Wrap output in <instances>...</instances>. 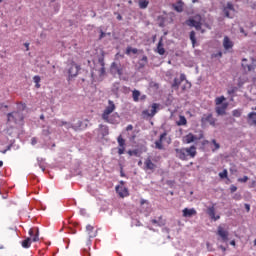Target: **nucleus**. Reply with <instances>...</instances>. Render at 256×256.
<instances>
[{"mask_svg":"<svg viewBox=\"0 0 256 256\" xmlns=\"http://www.w3.org/2000/svg\"><path fill=\"white\" fill-rule=\"evenodd\" d=\"M182 213L183 217H194V215H197V210L195 208H184Z\"/></svg>","mask_w":256,"mask_h":256,"instance_id":"nucleus-19","label":"nucleus"},{"mask_svg":"<svg viewBox=\"0 0 256 256\" xmlns=\"http://www.w3.org/2000/svg\"><path fill=\"white\" fill-rule=\"evenodd\" d=\"M99 127H100V131H101V134L103 135V137H107V135H109V126L100 124Z\"/></svg>","mask_w":256,"mask_h":256,"instance_id":"nucleus-28","label":"nucleus"},{"mask_svg":"<svg viewBox=\"0 0 256 256\" xmlns=\"http://www.w3.org/2000/svg\"><path fill=\"white\" fill-rule=\"evenodd\" d=\"M31 144H32V145H37V139H36V138H32Z\"/></svg>","mask_w":256,"mask_h":256,"instance_id":"nucleus-54","label":"nucleus"},{"mask_svg":"<svg viewBox=\"0 0 256 256\" xmlns=\"http://www.w3.org/2000/svg\"><path fill=\"white\" fill-rule=\"evenodd\" d=\"M24 47H26V51H29V43H25Z\"/></svg>","mask_w":256,"mask_h":256,"instance_id":"nucleus-56","label":"nucleus"},{"mask_svg":"<svg viewBox=\"0 0 256 256\" xmlns=\"http://www.w3.org/2000/svg\"><path fill=\"white\" fill-rule=\"evenodd\" d=\"M80 214L87 215V210L85 208L80 209Z\"/></svg>","mask_w":256,"mask_h":256,"instance_id":"nucleus-48","label":"nucleus"},{"mask_svg":"<svg viewBox=\"0 0 256 256\" xmlns=\"http://www.w3.org/2000/svg\"><path fill=\"white\" fill-rule=\"evenodd\" d=\"M228 93H229V95H231V93H233V90H229Z\"/></svg>","mask_w":256,"mask_h":256,"instance_id":"nucleus-64","label":"nucleus"},{"mask_svg":"<svg viewBox=\"0 0 256 256\" xmlns=\"http://www.w3.org/2000/svg\"><path fill=\"white\" fill-rule=\"evenodd\" d=\"M142 61L147 62V56H143V57H142Z\"/></svg>","mask_w":256,"mask_h":256,"instance_id":"nucleus-59","label":"nucleus"},{"mask_svg":"<svg viewBox=\"0 0 256 256\" xmlns=\"http://www.w3.org/2000/svg\"><path fill=\"white\" fill-rule=\"evenodd\" d=\"M190 41L192 42L193 47H195V44L197 43V39L195 38V31L190 32Z\"/></svg>","mask_w":256,"mask_h":256,"instance_id":"nucleus-34","label":"nucleus"},{"mask_svg":"<svg viewBox=\"0 0 256 256\" xmlns=\"http://www.w3.org/2000/svg\"><path fill=\"white\" fill-rule=\"evenodd\" d=\"M152 225H156V227H165L167 221L163 219V216L158 217V219H151Z\"/></svg>","mask_w":256,"mask_h":256,"instance_id":"nucleus-18","label":"nucleus"},{"mask_svg":"<svg viewBox=\"0 0 256 256\" xmlns=\"http://www.w3.org/2000/svg\"><path fill=\"white\" fill-rule=\"evenodd\" d=\"M0 167H3V161L0 160Z\"/></svg>","mask_w":256,"mask_h":256,"instance_id":"nucleus-63","label":"nucleus"},{"mask_svg":"<svg viewBox=\"0 0 256 256\" xmlns=\"http://www.w3.org/2000/svg\"><path fill=\"white\" fill-rule=\"evenodd\" d=\"M207 213L213 221H219L221 219V216L215 215V206L208 207Z\"/></svg>","mask_w":256,"mask_h":256,"instance_id":"nucleus-17","label":"nucleus"},{"mask_svg":"<svg viewBox=\"0 0 256 256\" xmlns=\"http://www.w3.org/2000/svg\"><path fill=\"white\" fill-rule=\"evenodd\" d=\"M86 245H87L88 249H91V238H89L87 240Z\"/></svg>","mask_w":256,"mask_h":256,"instance_id":"nucleus-49","label":"nucleus"},{"mask_svg":"<svg viewBox=\"0 0 256 256\" xmlns=\"http://www.w3.org/2000/svg\"><path fill=\"white\" fill-rule=\"evenodd\" d=\"M189 27H195L196 31H200L201 29V21L190 18L186 21Z\"/></svg>","mask_w":256,"mask_h":256,"instance_id":"nucleus-14","label":"nucleus"},{"mask_svg":"<svg viewBox=\"0 0 256 256\" xmlns=\"http://www.w3.org/2000/svg\"><path fill=\"white\" fill-rule=\"evenodd\" d=\"M182 141L185 145H189L190 143L197 141V136H195L193 133H189L183 137Z\"/></svg>","mask_w":256,"mask_h":256,"instance_id":"nucleus-16","label":"nucleus"},{"mask_svg":"<svg viewBox=\"0 0 256 256\" xmlns=\"http://www.w3.org/2000/svg\"><path fill=\"white\" fill-rule=\"evenodd\" d=\"M8 151H11V146H7V148L5 150H1V153H3V155H5V153H7Z\"/></svg>","mask_w":256,"mask_h":256,"instance_id":"nucleus-45","label":"nucleus"},{"mask_svg":"<svg viewBox=\"0 0 256 256\" xmlns=\"http://www.w3.org/2000/svg\"><path fill=\"white\" fill-rule=\"evenodd\" d=\"M223 47L226 50L233 49V41H231V39H229V36L224 37Z\"/></svg>","mask_w":256,"mask_h":256,"instance_id":"nucleus-23","label":"nucleus"},{"mask_svg":"<svg viewBox=\"0 0 256 256\" xmlns=\"http://www.w3.org/2000/svg\"><path fill=\"white\" fill-rule=\"evenodd\" d=\"M167 137V132H164L160 135L159 140L155 141L156 149L163 150V139Z\"/></svg>","mask_w":256,"mask_h":256,"instance_id":"nucleus-20","label":"nucleus"},{"mask_svg":"<svg viewBox=\"0 0 256 256\" xmlns=\"http://www.w3.org/2000/svg\"><path fill=\"white\" fill-rule=\"evenodd\" d=\"M7 117L9 123H15L16 125L23 123L24 119L23 112L21 111L8 113Z\"/></svg>","mask_w":256,"mask_h":256,"instance_id":"nucleus-5","label":"nucleus"},{"mask_svg":"<svg viewBox=\"0 0 256 256\" xmlns=\"http://www.w3.org/2000/svg\"><path fill=\"white\" fill-rule=\"evenodd\" d=\"M212 143L215 147L214 149H212V151H217V149H220L221 146L219 145V143H217V140L213 139Z\"/></svg>","mask_w":256,"mask_h":256,"instance_id":"nucleus-41","label":"nucleus"},{"mask_svg":"<svg viewBox=\"0 0 256 256\" xmlns=\"http://www.w3.org/2000/svg\"><path fill=\"white\" fill-rule=\"evenodd\" d=\"M183 1H178L175 4H173V8L177 11V13H183V7H184Z\"/></svg>","mask_w":256,"mask_h":256,"instance_id":"nucleus-27","label":"nucleus"},{"mask_svg":"<svg viewBox=\"0 0 256 256\" xmlns=\"http://www.w3.org/2000/svg\"><path fill=\"white\" fill-rule=\"evenodd\" d=\"M229 11H235V7L233 6V3L228 2L226 7L223 9L224 15L228 18L231 17V14L229 13Z\"/></svg>","mask_w":256,"mask_h":256,"instance_id":"nucleus-21","label":"nucleus"},{"mask_svg":"<svg viewBox=\"0 0 256 256\" xmlns=\"http://www.w3.org/2000/svg\"><path fill=\"white\" fill-rule=\"evenodd\" d=\"M242 67L244 71H253L255 70V66L253 64H247V59L242 60Z\"/></svg>","mask_w":256,"mask_h":256,"instance_id":"nucleus-25","label":"nucleus"},{"mask_svg":"<svg viewBox=\"0 0 256 256\" xmlns=\"http://www.w3.org/2000/svg\"><path fill=\"white\" fill-rule=\"evenodd\" d=\"M115 109H117L115 102L108 100V105L104 108L101 115L105 123H110V125H117L119 123V113L115 112Z\"/></svg>","mask_w":256,"mask_h":256,"instance_id":"nucleus-1","label":"nucleus"},{"mask_svg":"<svg viewBox=\"0 0 256 256\" xmlns=\"http://www.w3.org/2000/svg\"><path fill=\"white\" fill-rule=\"evenodd\" d=\"M119 87H120V83L119 82H115L112 86V91L113 93H118L119 92Z\"/></svg>","mask_w":256,"mask_h":256,"instance_id":"nucleus-35","label":"nucleus"},{"mask_svg":"<svg viewBox=\"0 0 256 256\" xmlns=\"http://www.w3.org/2000/svg\"><path fill=\"white\" fill-rule=\"evenodd\" d=\"M139 50H137V48H131V46H128L126 49V55H131V53H133V55H137Z\"/></svg>","mask_w":256,"mask_h":256,"instance_id":"nucleus-32","label":"nucleus"},{"mask_svg":"<svg viewBox=\"0 0 256 256\" xmlns=\"http://www.w3.org/2000/svg\"><path fill=\"white\" fill-rule=\"evenodd\" d=\"M128 155H130V157H133V155L137 157V155H139V150H129Z\"/></svg>","mask_w":256,"mask_h":256,"instance_id":"nucleus-40","label":"nucleus"},{"mask_svg":"<svg viewBox=\"0 0 256 256\" xmlns=\"http://www.w3.org/2000/svg\"><path fill=\"white\" fill-rule=\"evenodd\" d=\"M35 87H36V89H39V88L41 87V84L36 83V84H35Z\"/></svg>","mask_w":256,"mask_h":256,"instance_id":"nucleus-58","label":"nucleus"},{"mask_svg":"<svg viewBox=\"0 0 256 256\" xmlns=\"http://www.w3.org/2000/svg\"><path fill=\"white\" fill-rule=\"evenodd\" d=\"M176 157L180 159V161H188L187 158V149L185 148H176L175 149Z\"/></svg>","mask_w":256,"mask_h":256,"instance_id":"nucleus-10","label":"nucleus"},{"mask_svg":"<svg viewBox=\"0 0 256 256\" xmlns=\"http://www.w3.org/2000/svg\"><path fill=\"white\" fill-rule=\"evenodd\" d=\"M177 125L181 127L182 125H187V118L185 116H180Z\"/></svg>","mask_w":256,"mask_h":256,"instance_id":"nucleus-33","label":"nucleus"},{"mask_svg":"<svg viewBox=\"0 0 256 256\" xmlns=\"http://www.w3.org/2000/svg\"><path fill=\"white\" fill-rule=\"evenodd\" d=\"M40 119H42V120L45 119V116H44V115H41V116H40Z\"/></svg>","mask_w":256,"mask_h":256,"instance_id":"nucleus-62","label":"nucleus"},{"mask_svg":"<svg viewBox=\"0 0 256 256\" xmlns=\"http://www.w3.org/2000/svg\"><path fill=\"white\" fill-rule=\"evenodd\" d=\"M186 149V155H187V159H195L196 155H197V147H195V145H192Z\"/></svg>","mask_w":256,"mask_h":256,"instance_id":"nucleus-13","label":"nucleus"},{"mask_svg":"<svg viewBox=\"0 0 256 256\" xmlns=\"http://www.w3.org/2000/svg\"><path fill=\"white\" fill-rule=\"evenodd\" d=\"M242 113H243V111H241L239 109H235L232 111L233 117H240Z\"/></svg>","mask_w":256,"mask_h":256,"instance_id":"nucleus-38","label":"nucleus"},{"mask_svg":"<svg viewBox=\"0 0 256 256\" xmlns=\"http://www.w3.org/2000/svg\"><path fill=\"white\" fill-rule=\"evenodd\" d=\"M118 155H123L125 153V139H123V136H118Z\"/></svg>","mask_w":256,"mask_h":256,"instance_id":"nucleus-12","label":"nucleus"},{"mask_svg":"<svg viewBox=\"0 0 256 256\" xmlns=\"http://www.w3.org/2000/svg\"><path fill=\"white\" fill-rule=\"evenodd\" d=\"M144 171H151V173H153L155 171V169H157V164L153 163V160L151 159V156H148L145 160H144Z\"/></svg>","mask_w":256,"mask_h":256,"instance_id":"nucleus-7","label":"nucleus"},{"mask_svg":"<svg viewBox=\"0 0 256 256\" xmlns=\"http://www.w3.org/2000/svg\"><path fill=\"white\" fill-rule=\"evenodd\" d=\"M110 69H111L112 73H115V72L117 71V69H119V65H117L116 62H113V63L111 64Z\"/></svg>","mask_w":256,"mask_h":256,"instance_id":"nucleus-39","label":"nucleus"},{"mask_svg":"<svg viewBox=\"0 0 256 256\" xmlns=\"http://www.w3.org/2000/svg\"><path fill=\"white\" fill-rule=\"evenodd\" d=\"M114 73H117V75H119V77H121L123 75V67H118L116 72Z\"/></svg>","mask_w":256,"mask_h":256,"instance_id":"nucleus-43","label":"nucleus"},{"mask_svg":"<svg viewBox=\"0 0 256 256\" xmlns=\"http://www.w3.org/2000/svg\"><path fill=\"white\" fill-rule=\"evenodd\" d=\"M38 164H39L40 169H42V171H45V165H43L41 162H39V159H38Z\"/></svg>","mask_w":256,"mask_h":256,"instance_id":"nucleus-47","label":"nucleus"},{"mask_svg":"<svg viewBox=\"0 0 256 256\" xmlns=\"http://www.w3.org/2000/svg\"><path fill=\"white\" fill-rule=\"evenodd\" d=\"M138 165H139V166L143 165V162L140 160V161L138 162Z\"/></svg>","mask_w":256,"mask_h":256,"instance_id":"nucleus-61","label":"nucleus"},{"mask_svg":"<svg viewBox=\"0 0 256 256\" xmlns=\"http://www.w3.org/2000/svg\"><path fill=\"white\" fill-rule=\"evenodd\" d=\"M151 107V112H149V110H144L142 114L146 117H155V115H157V109H159L160 105L157 103H153Z\"/></svg>","mask_w":256,"mask_h":256,"instance_id":"nucleus-11","label":"nucleus"},{"mask_svg":"<svg viewBox=\"0 0 256 256\" xmlns=\"http://www.w3.org/2000/svg\"><path fill=\"white\" fill-rule=\"evenodd\" d=\"M247 181H249L248 176H243L242 178H238L239 183H247Z\"/></svg>","mask_w":256,"mask_h":256,"instance_id":"nucleus-42","label":"nucleus"},{"mask_svg":"<svg viewBox=\"0 0 256 256\" xmlns=\"http://www.w3.org/2000/svg\"><path fill=\"white\" fill-rule=\"evenodd\" d=\"M33 81H34L35 84L36 83H41V77L36 75V76L33 77Z\"/></svg>","mask_w":256,"mask_h":256,"instance_id":"nucleus-44","label":"nucleus"},{"mask_svg":"<svg viewBox=\"0 0 256 256\" xmlns=\"http://www.w3.org/2000/svg\"><path fill=\"white\" fill-rule=\"evenodd\" d=\"M225 96H220L215 99V111L217 115H226L227 114V107H229L228 102L225 101Z\"/></svg>","mask_w":256,"mask_h":256,"instance_id":"nucleus-3","label":"nucleus"},{"mask_svg":"<svg viewBox=\"0 0 256 256\" xmlns=\"http://www.w3.org/2000/svg\"><path fill=\"white\" fill-rule=\"evenodd\" d=\"M99 63L101 68L98 70V74L100 77H103V75H105V61L103 59H99Z\"/></svg>","mask_w":256,"mask_h":256,"instance_id":"nucleus-29","label":"nucleus"},{"mask_svg":"<svg viewBox=\"0 0 256 256\" xmlns=\"http://www.w3.org/2000/svg\"><path fill=\"white\" fill-rule=\"evenodd\" d=\"M28 234L30 237L21 242L23 249H29L31 243H37L39 241V228H30Z\"/></svg>","mask_w":256,"mask_h":256,"instance_id":"nucleus-2","label":"nucleus"},{"mask_svg":"<svg viewBox=\"0 0 256 256\" xmlns=\"http://www.w3.org/2000/svg\"><path fill=\"white\" fill-rule=\"evenodd\" d=\"M86 231L89 235V239H94V237H97V230L91 225L86 226Z\"/></svg>","mask_w":256,"mask_h":256,"instance_id":"nucleus-22","label":"nucleus"},{"mask_svg":"<svg viewBox=\"0 0 256 256\" xmlns=\"http://www.w3.org/2000/svg\"><path fill=\"white\" fill-rule=\"evenodd\" d=\"M116 192L118 195H120V197H129V189L123 185L116 186Z\"/></svg>","mask_w":256,"mask_h":256,"instance_id":"nucleus-15","label":"nucleus"},{"mask_svg":"<svg viewBox=\"0 0 256 256\" xmlns=\"http://www.w3.org/2000/svg\"><path fill=\"white\" fill-rule=\"evenodd\" d=\"M117 19H118V21H122L123 20V16H121V14H118Z\"/></svg>","mask_w":256,"mask_h":256,"instance_id":"nucleus-55","label":"nucleus"},{"mask_svg":"<svg viewBox=\"0 0 256 256\" xmlns=\"http://www.w3.org/2000/svg\"><path fill=\"white\" fill-rule=\"evenodd\" d=\"M247 121L249 125H254V127H256V112H250Z\"/></svg>","mask_w":256,"mask_h":256,"instance_id":"nucleus-24","label":"nucleus"},{"mask_svg":"<svg viewBox=\"0 0 256 256\" xmlns=\"http://www.w3.org/2000/svg\"><path fill=\"white\" fill-rule=\"evenodd\" d=\"M59 125L60 127H63V125L66 126V129H71L73 127V124L65 121H61Z\"/></svg>","mask_w":256,"mask_h":256,"instance_id":"nucleus-36","label":"nucleus"},{"mask_svg":"<svg viewBox=\"0 0 256 256\" xmlns=\"http://www.w3.org/2000/svg\"><path fill=\"white\" fill-rule=\"evenodd\" d=\"M157 54L158 55H165V48L163 47V38H160V40L158 42Z\"/></svg>","mask_w":256,"mask_h":256,"instance_id":"nucleus-26","label":"nucleus"},{"mask_svg":"<svg viewBox=\"0 0 256 256\" xmlns=\"http://www.w3.org/2000/svg\"><path fill=\"white\" fill-rule=\"evenodd\" d=\"M146 203V201L145 200H141V205H144Z\"/></svg>","mask_w":256,"mask_h":256,"instance_id":"nucleus-60","label":"nucleus"},{"mask_svg":"<svg viewBox=\"0 0 256 256\" xmlns=\"http://www.w3.org/2000/svg\"><path fill=\"white\" fill-rule=\"evenodd\" d=\"M132 97H133V101L137 103V101H139V97H141V92H139V90H133Z\"/></svg>","mask_w":256,"mask_h":256,"instance_id":"nucleus-31","label":"nucleus"},{"mask_svg":"<svg viewBox=\"0 0 256 256\" xmlns=\"http://www.w3.org/2000/svg\"><path fill=\"white\" fill-rule=\"evenodd\" d=\"M217 235L220 237L218 238V241H221L222 243H227V241H229V231L224 230L221 226L218 227Z\"/></svg>","mask_w":256,"mask_h":256,"instance_id":"nucleus-8","label":"nucleus"},{"mask_svg":"<svg viewBox=\"0 0 256 256\" xmlns=\"http://www.w3.org/2000/svg\"><path fill=\"white\" fill-rule=\"evenodd\" d=\"M183 81H186V86L182 87L183 91H185V89H187V88L191 89V82H189V80H187V76L185 74H181L180 79L174 78V81L171 85L172 89H175L176 91L179 90V87H180L181 83H183Z\"/></svg>","mask_w":256,"mask_h":256,"instance_id":"nucleus-4","label":"nucleus"},{"mask_svg":"<svg viewBox=\"0 0 256 256\" xmlns=\"http://www.w3.org/2000/svg\"><path fill=\"white\" fill-rule=\"evenodd\" d=\"M103 37H105V32H103V30H101L100 31L99 39H103Z\"/></svg>","mask_w":256,"mask_h":256,"instance_id":"nucleus-53","label":"nucleus"},{"mask_svg":"<svg viewBox=\"0 0 256 256\" xmlns=\"http://www.w3.org/2000/svg\"><path fill=\"white\" fill-rule=\"evenodd\" d=\"M126 131H133V125H128L127 127H126Z\"/></svg>","mask_w":256,"mask_h":256,"instance_id":"nucleus-51","label":"nucleus"},{"mask_svg":"<svg viewBox=\"0 0 256 256\" xmlns=\"http://www.w3.org/2000/svg\"><path fill=\"white\" fill-rule=\"evenodd\" d=\"M230 191H231V193H235V191H237V186L232 185V186L230 187Z\"/></svg>","mask_w":256,"mask_h":256,"instance_id":"nucleus-46","label":"nucleus"},{"mask_svg":"<svg viewBox=\"0 0 256 256\" xmlns=\"http://www.w3.org/2000/svg\"><path fill=\"white\" fill-rule=\"evenodd\" d=\"M79 71H81V66H79L75 62H71L68 68L69 79H73V77H77V75H79Z\"/></svg>","mask_w":256,"mask_h":256,"instance_id":"nucleus-6","label":"nucleus"},{"mask_svg":"<svg viewBox=\"0 0 256 256\" xmlns=\"http://www.w3.org/2000/svg\"><path fill=\"white\" fill-rule=\"evenodd\" d=\"M201 123H209L212 127H215L217 123V119L213 118V114H204L203 117L201 118Z\"/></svg>","mask_w":256,"mask_h":256,"instance_id":"nucleus-9","label":"nucleus"},{"mask_svg":"<svg viewBox=\"0 0 256 256\" xmlns=\"http://www.w3.org/2000/svg\"><path fill=\"white\" fill-rule=\"evenodd\" d=\"M245 209L247 212L251 211V206L249 204H245Z\"/></svg>","mask_w":256,"mask_h":256,"instance_id":"nucleus-52","label":"nucleus"},{"mask_svg":"<svg viewBox=\"0 0 256 256\" xmlns=\"http://www.w3.org/2000/svg\"><path fill=\"white\" fill-rule=\"evenodd\" d=\"M230 245H232V247H235L236 245L235 240L230 241Z\"/></svg>","mask_w":256,"mask_h":256,"instance_id":"nucleus-57","label":"nucleus"},{"mask_svg":"<svg viewBox=\"0 0 256 256\" xmlns=\"http://www.w3.org/2000/svg\"><path fill=\"white\" fill-rule=\"evenodd\" d=\"M138 5L140 9H147L149 7V0H139Z\"/></svg>","mask_w":256,"mask_h":256,"instance_id":"nucleus-30","label":"nucleus"},{"mask_svg":"<svg viewBox=\"0 0 256 256\" xmlns=\"http://www.w3.org/2000/svg\"><path fill=\"white\" fill-rule=\"evenodd\" d=\"M219 249H221V251H223V253H225V251H227V248L223 245H220Z\"/></svg>","mask_w":256,"mask_h":256,"instance_id":"nucleus-50","label":"nucleus"},{"mask_svg":"<svg viewBox=\"0 0 256 256\" xmlns=\"http://www.w3.org/2000/svg\"><path fill=\"white\" fill-rule=\"evenodd\" d=\"M219 177H220V179H227V177H228L227 169H224L222 172H220Z\"/></svg>","mask_w":256,"mask_h":256,"instance_id":"nucleus-37","label":"nucleus"}]
</instances>
